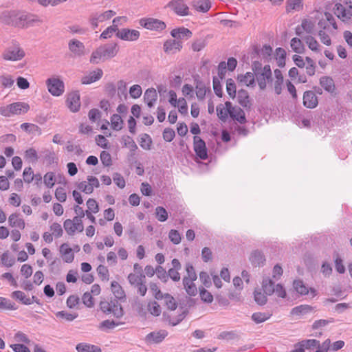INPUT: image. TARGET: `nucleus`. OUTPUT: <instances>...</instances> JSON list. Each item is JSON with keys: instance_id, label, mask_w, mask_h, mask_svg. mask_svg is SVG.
Here are the masks:
<instances>
[{"instance_id": "nucleus-1", "label": "nucleus", "mask_w": 352, "mask_h": 352, "mask_svg": "<svg viewBox=\"0 0 352 352\" xmlns=\"http://www.w3.org/2000/svg\"><path fill=\"white\" fill-rule=\"evenodd\" d=\"M3 14L8 18L6 21L7 24L19 28L27 29L43 23V20L38 16L31 13L12 11L6 12Z\"/></svg>"}, {"instance_id": "nucleus-2", "label": "nucleus", "mask_w": 352, "mask_h": 352, "mask_svg": "<svg viewBox=\"0 0 352 352\" xmlns=\"http://www.w3.org/2000/svg\"><path fill=\"white\" fill-rule=\"evenodd\" d=\"M118 51L119 47L116 43H110L100 45L91 53L89 61L92 64H98L100 62L115 57Z\"/></svg>"}, {"instance_id": "nucleus-3", "label": "nucleus", "mask_w": 352, "mask_h": 352, "mask_svg": "<svg viewBox=\"0 0 352 352\" xmlns=\"http://www.w3.org/2000/svg\"><path fill=\"white\" fill-rule=\"evenodd\" d=\"M186 275L183 278L184 289L188 295L195 296L198 292L197 286L194 283L197 280V276L193 266L190 263H186Z\"/></svg>"}, {"instance_id": "nucleus-4", "label": "nucleus", "mask_w": 352, "mask_h": 352, "mask_svg": "<svg viewBox=\"0 0 352 352\" xmlns=\"http://www.w3.org/2000/svg\"><path fill=\"white\" fill-rule=\"evenodd\" d=\"M30 105L24 102H16L0 108V113L5 117L20 115L27 113Z\"/></svg>"}, {"instance_id": "nucleus-5", "label": "nucleus", "mask_w": 352, "mask_h": 352, "mask_svg": "<svg viewBox=\"0 0 352 352\" xmlns=\"http://www.w3.org/2000/svg\"><path fill=\"white\" fill-rule=\"evenodd\" d=\"M25 56L24 50L17 43H13L10 46L6 48L1 54L3 60L13 62L22 60Z\"/></svg>"}, {"instance_id": "nucleus-6", "label": "nucleus", "mask_w": 352, "mask_h": 352, "mask_svg": "<svg viewBox=\"0 0 352 352\" xmlns=\"http://www.w3.org/2000/svg\"><path fill=\"white\" fill-rule=\"evenodd\" d=\"M116 14V12L111 10L94 12L89 17V23L91 28L95 30L98 27L100 23L110 20Z\"/></svg>"}, {"instance_id": "nucleus-7", "label": "nucleus", "mask_w": 352, "mask_h": 352, "mask_svg": "<svg viewBox=\"0 0 352 352\" xmlns=\"http://www.w3.org/2000/svg\"><path fill=\"white\" fill-rule=\"evenodd\" d=\"M254 70L260 89H264L266 87V81L272 76L270 66L265 65L261 68V64L256 63L254 64Z\"/></svg>"}, {"instance_id": "nucleus-8", "label": "nucleus", "mask_w": 352, "mask_h": 352, "mask_svg": "<svg viewBox=\"0 0 352 352\" xmlns=\"http://www.w3.org/2000/svg\"><path fill=\"white\" fill-rule=\"evenodd\" d=\"M100 307L102 311L106 314H112L118 318L123 316L122 308L116 301H101Z\"/></svg>"}, {"instance_id": "nucleus-9", "label": "nucleus", "mask_w": 352, "mask_h": 352, "mask_svg": "<svg viewBox=\"0 0 352 352\" xmlns=\"http://www.w3.org/2000/svg\"><path fill=\"white\" fill-rule=\"evenodd\" d=\"M48 91L54 96H60L65 91V85L59 78L52 77L46 80Z\"/></svg>"}, {"instance_id": "nucleus-10", "label": "nucleus", "mask_w": 352, "mask_h": 352, "mask_svg": "<svg viewBox=\"0 0 352 352\" xmlns=\"http://www.w3.org/2000/svg\"><path fill=\"white\" fill-rule=\"evenodd\" d=\"M79 217H74L72 219H66L63 223V227L68 235L73 236L76 232H82L84 230L82 221Z\"/></svg>"}, {"instance_id": "nucleus-11", "label": "nucleus", "mask_w": 352, "mask_h": 352, "mask_svg": "<svg viewBox=\"0 0 352 352\" xmlns=\"http://www.w3.org/2000/svg\"><path fill=\"white\" fill-rule=\"evenodd\" d=\"M167 7L181 16L190 14V8L186 3L185 0H173L168 3Z\"/></svg>"}, {"instance_id": "nucleus-12", "label": "nucleus", "mask_w": 352, "mask_h": 352, "mask_svg": "<svg viewBox=\"0 0 352 352\" xmlns=\"http://www.w3.org/2000/svg\"><path fill=\"white\" fill-rule=\"evenodd\" d=\"M335 14L342 21H348L352 17V5L346 3H336L335 6Z\"/></svg>"}, {"instance_id": "nucleus-13", "label": "nucleus", "mask_w": 352, "mask_h": 352, "mask_svg": "<svg viewBox=\"0 0 352 352\" xmlns=\"http://www.w3.org/2000/svg\"><path fill=\"white\" fill-rule=\"evenodd\" d=\"M140 25L150 30H163L166 28L164 22L153 18H143L140 20Z\"/></svg>"}, {"instance_id": "nucleus-14", "label": "nucleus", "mask_w": 352, "mask_h": 352, "mask_svg": "<svg viewBox=\"0 0 352 352\" xmlns=\"http://www.w3.org/2000/svg\"><path fill=\"white\" fill-rule=\"evenodd\" d=\"M99 181L94 176H88L87 180L78 184V188L86 194H91L95 188L99 187Z\"/></svg>"}, {"instance_id": "nucleus-15", "label": "nucleus", "mask_w": 352, "mask_h": 352, "mask_svg": "<svg viewBox=\"0 0 352 352\" xmlns=\"http://www.w3.org/2000/svg\"><path fill=\"white\" fill-rule=\"evenodd\" d=\"M140 33L138 30L122 28L116 33V36L126 41H135L139 39Z\"/></svg>"}, {"instance_id": "nucleus-16", "label": "nucleus", "mask_w": 352, "mask_h": 352, "mask_svg": "<svg viewBox=\"0 0 352 352\" xmlns=\"http://www.w3.org/2000/svg\"><path fill=\"white\" fill-rule=\"evenodd\" d=\"M194 150L201 160L207 159L208 153L205 142L199 136L194 137Z\"/></svg>"}, {"instance_id": "nucleus-17", "label": "nucleus", "mask_w": 352, "mask_h": 352, "mask_svg": "<svg viewBox=\"0 0 352 352\" xmlns=\"http://www.w3.org/2000/svg\"><path fill=\"white\" fill-rule=\"evenodd\" d=\"M293 287L295 291L300 295H307L310 294L311 297L317 295V292L314 288L308 289L301 280H295L293 283Z\"/></svg>"}, {"instance_id": "nucleus-18", "label": "nucleus", "mask_w": 352, "mask_h": 352, "mask_svg": "<svg viewBox=\"0 0 352 352\" xmlns=\"http://www.w3.org/2000/svg\"><path fill=\"white\" fill-rule=\"evenodd\" d=\"M68 47L69 51L74 56H82L85 54V47L84 44L77 39L70 40L68 43Z\"/></svg>"}, {"instance_id": "nucleus-19", "label": "nucleus", "mask_w": 352, "mask_h": 352, "mask_svg": "<svg viewBox=\"0 0 352 352\" xmlns=\"http://www.w3.org/2000/svg\"><path fill=\"white\" fill-rule=\"evenodd\" d=\"M329 25H332L334 30L338 29V26L333 16L329 12H325L324 19H320L318 23V25L320 30L329 31Z\"/></svg>"}, {"instance_id": "nucleus-20", "label": "nucleus", "mask_w": 352, "mask_h": 352, "mask_svg": "<svg viewBox=\"0 0 352 352\" xmlns=\"http://www.w3.org/2000/svg\"><path fill=\"white\" fill-rule=\"evenodd\" d=\"M66 102L71 111H78L80 107L79 93L78 91L70 93L67 96Z\"/></svg>"}, {"instance_id": "nucleus-21", "label": "nucleus", "mask_w": 352, "mask_h": 352, "mask_svg": "<svg viewBox=\"0 0 352 352\" xmlns=\"http://www.w3.org/2000/svg\"><path fill=\"white\" fill-rule=\"evenodd\" d=\"M163 48L165 53L173 54L182 50V42L175 39H169L164 43Z\"/></svg>"}, {"instance_id": "nucleus-22", "label": "nucleus", "mask_w": 352, "mask_h": 352, "mask_svg": "<svg viewBox=\"0 0 352 352\" xmlns=\"http://www.w3.org/2000/svg\"><path fill=\"white\" fill-rule=\"evenodd\" d=\"M232 103L229 101L225 102L224 104H220L217 106L216 111L219 119L223 122H226L230 116Z\"/></svg>"}, {"instance_id": "nucleus-23", "label": "nucleus", "mask_w": 352, "mask_h": 352, "mask_svg": "<svg viewBox=\"0 0 352 352\" xmlns=\"http://www.w3.org/2000/svg\"><path fill=\"white\" fill-rule=\"evenodd\" d=\"M103 72L101 69H96L81 78V83L83 85H89L100 80L102 76Z\"/></svg>"}, {"instance_id": "nucleus-24", "label": "nucleus", "mask_w": 352, "mask_h": 352, "mask_svg": "<svg viewBox=\"0 0 352 352\" xmlns=\"http://www.w3.org/2000/svg\"><path fill=\"white\" fill-rule=\"evenodd\" d=\"M318 98L312 91H307L303 95V104L309 109H314L318 105Z\"/></svg>"}, {"instance_id": "nucleus-25", "label": "nucleus", "mask_w": 352, "mask_h": 352, "mask_svg": "<svg viewBox=\"0 0 352 352\" xmlns=\"http://www.w3.org/2000/svg\"><path fill=\"white\" fill-rule=\"evenodd\" d=\"M314 311V308L309 305H301L292 309L291 315L298 317H303L305 315Z\"/></svg>"}, {"instance_id": "nucleus-26", "label": "nucleus", "mask_w": 352, "mask_h": 352, "mask_svg": "<svg viewBox=\"0 0 352 352\" xmlns=\"http://www.w3.org/2000/svg\"><path fill=\"white\" fill-rule=\"evenodd\" d=\"M60 253L64 262L70 263L74 259V254L72 249L67 243H63L60 247Z\"/></svg>"}, {"instance_id": "nucleus-27", "label": "nucleus", "mask_w": 352, "mask_h": 352, "mask_svg": "<svg viewBox=\"0 0 352 352\" xmlns=\"http://www.w3.org/2000/svg\"><path fill=\"white\" fill-rule=\"evenodd\" d=\"M230 112V116L240 124L246 122V118L244 111L239 107L232 105Z\"/></svg>"}, {"instance_id": "nucleus-28", "label": "nucleus", "mask_w": 352, "mask_h": 352, "mask_svg": "<svg viewBox=\"0 0 352 352\" xmlns=\"http://www.w3.org/2000/svg\"><path fill=\"white\" fill-rule=\"evenodd\" d=\"M171 36L176 39H188L190 38L192 33V32L184 27L173 29L170 32Z\"/></svg>"}, {"instance_id": "nucleus-29", "label": "nucleus", "mask_w": 352, "mask_h": 352, "mask_svg": "<svg viewBox=\"0 0 352 352\" xmlns=\"http://www.w3.org/2000/svg\"><path fill=\"white\" fill-rule=\"evenodd\" d=\"M314 27L315 23L312 20L305 19L302 21L301 25L296 28V33L300 36L302 34L301 30H303L307 33L310 34L313 32Z\"/></svg>"}, {"instance_id": "nucleus-30", "label": "nucleus", "mask_w": 352, "mask_h": 352, "mask_svg": "<svg viewBox=\"0 0 352 352\" xmlns=\"http://www.w3.org/2000/svg\"><path fill=\"white\" fill-rule=\"evenodd\" d=\"M157 99V94L154 88L148 89L144 95V102L149 108H152Z\"/></svg>"}, {"instance_id": "nucleus-31", "label": "nucleus", "mask_w": 352, "mask_h": 352, "mask_svg": "<svg viewBox=\"0 0 352 352\" xmlns=\"http://www.w3.org/2000/svg\"><path fill=\"white\" fill-rule=\"evenodd\" d=\"M192 6L198 12H207L211 8L210 0H192Z\"/></svg>"}, {"instance_id": "nucleus-32", "label": "nucleus", "mask_w": 352, "mask_h": 352, "mask_svg": "<svg viewBox=\"0 0 352 352\" xmlns=\"http://www.w3.org/2000/svg\"><path fill=\"white\" fill-rule=\"evenodd\" d=\"M167 336L166 331H160L157 332H151L146 337V340L150 343H160Z\"/></svg>"}, {"instance_id": "nucleus-33", "label": "nucleus", "mask_w": 352, "mask_h": 352, "mask_svg": "<svg viewBox=\"0 0 352 352\" xmlns=\"http://www.w3.org/2000/svg\"><path fill=\"white\" fill-rule=\"evenodd\" d=\"M237 101L244 108L250 109L252 103L247 91L241 89L237 94Z\"/></svg>"}, {"instance_id": "nucleus-34", "label": "nucleus", "mask_w": 352, "mask_h": 352, "mask_svg": "<svg viewBox=\"0 0 352 352\" xmlns=\"http://www.w3.org/2000/svg\"><path fill=\"white\" fill-rule=\"evenodd\" d=\"M8 223L11 227H16L23 230L25 226V221L23 219L19 217L16 213L11 214L8 217Z\"/></svg>"}, {"instance_id": "nucleus-35", "label": "nucleus", "mask_w": 352, "mask_h": 352, "mask_svg": "<svg viewBox=\"0 0 352 352\" xmlns=\"http://www.w3.org/2000/svg\"><path fill=\"white\" fill-rule=\"evenodd\" d=\"M250 261L253 265L260 266L265 263V258L261 252L255 250L251 253Z\"/></svg>"}, {"instance_id": "nucleus-36", "label": "nucleus", "mask_w": 352, "mask_h": 352, "mask_svg": "<svg viewBox=\"0 0 352 352\" xmlns=\"http://www.w3.org/2000/svg\"><path fill=\"white\" fill-rule=\"evenodd\" d=\"M304 41H305L309 49L311 51L318 53L321 52V47L319 43L312 36H307L304 38Z\"/></svg>"}, {"instance_id": "nucleus-37", "label": "nucleus", "mask_w": 352, "mask_h": 352, "mask_svg": "<svg viewBox=\"0 0 352 352\" xmlns=\"http://www.w3.org/2000/svg\"><path fill=\"white\" fill-rule=\"evenodd\" d=\"M320 84L328 92L332 93L335 89V85L333 80L328 76L321 77L320 79Z\"/></svg>"}, {"instance_id": "nucleus-38", "label": "nucleus", "mask_w": 352, "mask_h": 352, "mask_svg": "<svg viewBox=\"0 0 352 352\" xmlns=\"http://www.w3.org/2000/svg\"><path fill=\"white\" fill-rule=\"evenodd\" d=\"M76 349L78 352H101V349L98 346L85 343L78 344Z\"/></svg>"}, {"instance_id": "nucleus-39", "label": "nucleus", "mask_w": 352, "mask_h": 352, "mask_svg": "<svg viewBox=\"0 0 352 352\" xmlns=\"http://www.w3.org/2000/svg\"><path fill=\"white\" fill-rule=\"evenodd\" d=\"M21 129L29 133L38 135L42 133L41 129L38 125L32 123H23L21 124Z\"/></svg>"}, {"instance_id": "nucleus-40", "label": "nucleus", "mask_w": 352, "mask_h": 352, "mask_svg": "<svg viewBox=\"0 0 352 352\" xmlns=\"http://www.w3.org/2000/svg\"><path fill=\"white\" fill-rule=\"evenodd\" d=\"M302 0H287L286 11L287 12L299 11L302 9Z\"/></svg>"}, {"instance_id": "nucleus-41", "label": "nucleus", "mask_w": 352, "mask_h": 352, "mask_svg": "<svg viewBox=\"0 0 352 352\" xmlns=\"http://www.w3.org/2000/svg\"><path fill=\"white\" fill-rule=\"evenodd\" d=\"M111 128L115 131H120L123 127V120L118 114H113L110 118Z\"/></svg>"}, {"instance_id": "nucleus-42", "label": "nucleus", "mask_w": 352, "mask_h": 352, "mask_svg": "<svg viewBox=\"0 0 352 352\" xmlns=\"http://www.w3.org/2000/svg\"><path fill=\"white\" fill-rule=\"evenodd\" d=\"M12 297L19 300L24 305H30L32 300L30 298L28 297L24 292L21 291H14L12 293Z\"/></svg>"}, {"instance_id": "nucleus-43", "label": "nucleus", "mask_w": 352, "mask_h": 352, "mask_svg": "<svg viewBox=\"0 0 352 352\" xmlns=\"http://www.w3.org/2000/svg\"><path fill=\"white\" fill-rule=\"evenodd\" d=\"M111 291L116 298L123 299L125 297V293L120 285V284L116 281L111 283Z\"/></svg>"}, {"instance_id": "nucleus-44", "label": "nucleus", "mask_w": 352, "mask_h": 352, "mask_svg": "<svg viewBox=\"0 0 352 352\" xmlns=\"http://www.w3.org/2000/svg\"><path fill=\"white\" fill-rule=\"evenodd\" d=\"M16 307L15 304L10 300L0 297V310H16Z\"/></svg>"}, {"instance_id": "nucleus-45", "label": "nucleus", "mask_w": 352, "mask_h": 352, "mask_svg": "<svg viewBox=\"0 0 352 352\" xmlns=\"http://www.w3.org/2000/svg\"><path fill=\"white\" fill-rule=\"evenodd\" d=\"M274 287L273 281L270 278H267L263 280L262 288L266 295L270 296L273 294Z\"/></svg>"}, {"instance_id": "nucleus-46", "label": "nucleus", "mask_w": 352, "mask_h": 352, "mask_svg": "<svg viewBox=\"0 0 352 352\" xmlns=\"http://www.w3.org/2000/svg\"><path fill=\"white\" fill-rule=\"evenodd\" d=\"M290 47L296 53L300 54L304 51V45L300 38H293L291 40Z\"/></svg>"}, {"instance_id": "nucleus-47", "label": "nucleus", "mask_w": 352, "mask_h": 352, "mask_svg": "<svg viewBox=\"0 0 352 352\" xmlns=\"http://www.w3.org/2000/svg\"><path fill=\"white\" fill-rule=\"evenodd\" d=\"M56 316L63 321L70 322L76 319L78 316L77 314H70L65 311H58Z\"/></svg>"}, {"instance_id": "nucleus-48", "label": "nucleus", "mask_w": 352, "mask_h": 352, "mask_svg": "<svg viewBox=\"0 0 352 352\" xmlns=\"http://www.w3.org/2000/svg\"><path fill=\"white\" fill-rule=\"evenodd\" d=\"M239 79L246 86H251L254 83V75L251 72H247L245 75L239 76Z\"/></svg>"}, {"instance_id": "nucleus-49", "label": "nucleus", "mask_w": 352, "mask_h": 352, "mask_svg": "<svg viewBox=\"0 0 352 352\" xmlns=\"http://www.w3.org/2000/svg\"><path fill=\"white\" fill-rule=\"evenodd\" d=\"M254 300L257 304L263 305L267 302V298L266 294L261 292V289H256L254 292Z\"/></svg>"}, {"instance_id": "nucleus-50", "label": "nucleus", "mask_w": 352, "mask_h": 352, "mask_svg": "<svg viewBox=\"0 0 352 352\" xmlns=\"http://www.w3.org/2000/svg\"><path fill=\"white\" fill-rule=\"evenodd\" d=\"M199 296L201 300L204 302L211 303L213 301L212 294L204 287L199 288Z\"/></svg>"}, {"instance_id": "nucleus-51", "label": "nucleus", "mask_w": 352, "mask_h": 352, "mask_svg": "<svg viewBox=\"0 0 352 352\" xmlns=\"http://www.w3.org/2000/svg\"><path fill=\"white\" fill-rule=\"evenodd\" d=\"M168 309L174 311L177 308V303L174 298L168 294H164L163 298Z\"/></svg>"}, {"instance_id": "nucleus-52", "label": "nucleus", "mask_w": 352, "mask_h": 352, "mask_svg": "<svg viewBox=\"0 0 352 352\" xmlns=\"http://www.w3.org/2000/svg\"><path fill=\"white\" fill-rule=\"evenodd\" d=\"M270 317V314L267 313H261V312H256L254 313L252 315V319L253 321H254L256 323H261L267 320H268Z\"/></svg>"}, {"instance_id": "nucleus-53", "label": "nucleus", "mask_w": 352, "mask_h": 352, "mask_svg": "<svg viewBox=\"0 0 352 352\" xmlns=\"http://www.w3.org/2000/svg\"><path fill=\"white\" fill-rule=\"evenodd\" d=\"M226 91L231 98L234 99L236 97V85L232 79L227 80Z\"/></svg>"}, {"instance_id": "nucleus-54", "label": "nucleus", "mask_w": 352, "mask_h": 352, "mask_svg": "<svg viewBox=\"0 0 352 352\" xmlns=\"http://www.w3.org/2000/svg\"><path fill=\"white\" fill-rule=\"evenodd\" d=\"M155 214L159 221L164 222L168 219V212L166 209L162 206H157L155 208Z\"/></svg>"}, {"instance_id": "nucleus-55", "label": "nucleus", "mask_w": 352, "mask_h": 352, "mask_svg": "<svg viewBox=\"0 0 352 352\" xmlns=\"http://www.w3.org/2000/svg\"><path fill=\"white\" fill-rule=\"evenodd\" d=\"M43 181L45 185L47 188H52L56 182L55 175L54 173L52 172H48L43 177Z\"/></svg>"}, {"instance_id": "nucleus-56", "label": "nucleus", "mask_w": 352, "mask_h": 352, "mask_svg": "<svg viewBox=\"0 0 352 352\" xmlns=\"http://www.w3.org/2000/svg\"><path fill=\"white\" fill-rule=\"evenodd\" d=\"M318 36L320 38L321 43L324 45L329 46L331 45V39L329 34L327 31H324L322 30H319L318 32Z\"/></svg>"}, {"instance_id": "nucleus-57", "label": "nucleus", "mask_w": 352, "mask_h": 352, "mask_svg": "<svg viewBox=\"0 0 352 352\" xmlns=\"http://www.w3.org/2000/svg\"><path fill=\"white\" fill-rule=\"evenodd\" d=\"M144 278H145L144 275H142V274L138 275V274H133V273L129 274L128 276V280H129L130 284L132 285H134V286H136L137 285L140 283L142 281H143Z\"/></svg>"}, {"instance_id": "nucleus-58", "label": "nucleus", "mask_w": 352, "mask_h": 352, "mask_svg": "<svg viewBox=\"0 0 352 352\" xmlns=\"http://www.w3.org/2000/svg\"><path fill=\"white\" fill-rule=\"evenodd\" d=\"M50 232L52 234L56 237L59 238L63 235V230L60 223H53L50 227Z\"/></svg>"}, {"instance_id": "nucleus-59", "label": "nucleus", "mask_w": 352, "mask_h": 352, "mask_svg": "<svg viewBox=\"0 0 352 352\" xmlns=\"http://www.w3.org/2000/svg\"><path fill=\"white\" fill-rule=\"evenodd\" d=\"M168 239L170 241L175 245L180 243L182 241V236L179 232L174 229H172L168 232Z\"/></svg>"}, {"instance_id": "nucleus-60", "label": "nucleus", "mask_w": 352, "mask_h": 352, "mask_svg": "<svg viewBox=\"0 0 352 352\" xmlns=\"http://www.w3.org/2000/svg\"><path fill=\"white\" fill-rule=\"evenodd\" d=\"M119 31L118 28H115V25H110L107 27L100 34V38L107 39L112 36L114 33Z\"/></svg>"}, {"instance_id": "nucleus-61", "label": "nucleus", "mask_w": 352, "mask_h": 352, "mask_svg": "<svg viewBox=\"0 0 352 352\" xmlns=\"http://www.w3.org/2000/svg\"><path fill=\"white\" fill-rule=\"evenodd\" d=\"M305 60L307 63V65L305 67L306 73L309 76H314L315 74V72H316V66H315V63H314V60L309 57H306Z\"/></svg>"}, {"instance_id": "nucleus-62", "label": "nucleus", "mask_w": 352, "mask_h": 352, "mask_svg": "<svg viewBox=\"0 0 352 352\" xmlns=\"http://www.w3.org/2000/svg\"><path fill=\"white\" fill-rule=\"evenodd\" d=\"M0 84L4 87H10L14 84V80L10 75H3L0 76Z\"/></svg>"}, {"instance_id": "nucleus-63", "label": "nucleus", "mask_w": 352, "mask_h": 352, "mask_svg": "<svg viewBox=\"0 0 352 352\" xmlns=\"http://www.w3.org/2000/svg\"><path fill=\"white\" fill-rule=\"evenodd\" d=\"M87 210L91 212L94 214L97 213L99 211V206L96 201L94 199H89L87 201Z\"/></svg>"}, {"instance_id": "nucleus-64", "label": "nucleus", "mask_w": 352, "mask_h": 352, "mask_svg": "<svg viewBox=\"0 0 352 352\" xmlns=\"http://www.w3.org/2000/svg\"><path fill=\"white\" fill-rule=\"evenodd\" d=\"M152 143L151 139L147 134H144L141 137L140 146L145 149L149 150L151 148V144Z\"/></svg>"}]
</instances>
